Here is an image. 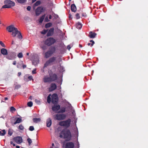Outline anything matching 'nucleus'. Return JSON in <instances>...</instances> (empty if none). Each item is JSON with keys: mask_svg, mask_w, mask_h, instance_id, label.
Instances as JSON below:
<instances>
[{"mask_svg": "<svg viewBox=\"0 0 148 148\" xmlns=\"http://www.w3.org/2000/svg\"><path fill=\"white\" fill-rule=\"evenodd\" d=\"M71 10L73 12H75L77 10V8L74 4H72L71 7Z\"/></svg>", "mask_w": 148, "mask_h": 148, "instance_id": "nucleus-23", "label": "nucleus"}, {"mask_svg": "<svg viewBox=\"0 0 148 148\" xmlns=\"http://www.w3.org/2000/svg\"><path fill=\"white\" fill-rule=\"evenodd\" d=\"M82 16L83 17H86L87 16V15L86 14V13H83L82 14Z\"/></svg>", "mask_w": 148, "mask_h": 148, "instance_id": "nucleus-49", "label": "nucleus"}, {"mask_svg": "<svg viewBox=\"0 0 148 148\" xmlns=\"http://www.w3.org/2000/svg\"><path fill=\"white\" fill-rule=\"evenodd\" d=\"M10 110L11 111H15L16 110L14 107L12 106L10 107Z\"/></svg>", "mask_w": 148, "mask_h": 148, "instance_id": "nucleus-42", "label": "nucleus"}, {"mask_svg": "<svg viewBox=\"0 0 148 148\" xmlns=\"http://www.w3.org/2000/svg\"><path fill=\"white\" fill-rule=\"evenodd\" d=\"M18 76H19L21 75V72H18Z\"/></svg>", "mask_w": 148, "mask_h": 148, "instance_id": "nucleus-60", "label": "nucleus"}, {"mask_svg": "<svg viewBox=\"0 0 148 148\" xmlns=\"http://www.w3.org/2000/svg\"><path fill=\"white\" fill-rule=\"evenodd\" d=\"M22 119L20 118H17L16 121L14 123V124H16L17 123H19L22 122Z\"/></svg>", "mask_w": 148, "mask_h": 148, "instance_id": "nucleus-26", "label": "nucleus"}, {"mask_svg": "<svg viewBox=\"0 0 148 148\" xmlns=\"http://www.w3.org/2000/svg\"><path fill=\"white\" fill-rule=\"evenodd\" d=\"M28 78L29 79V80H31L33 79L32 77V76H29L28 77Z\"/></svg>", "mask_w": 148, "mask_h": 148, "instance_id": "nucleus-52", "label": "nucleus"}, {"mask_svg": "<svg viewBox=\"0 0 148 148\" xmlns=\"http://www.w3.org/2000/svg\"><path fill=\"white\" fill-rule=\"evenodd\" d=\"M17 2L20 3L22 4L25 3L26 0H16Z\"/></svg>", "mask_w": 148, "mask_h": 148, "instance_id": "nucleus-32", "label": "nucleus"}, {"mask_svg": "<svg viewBox=\"0 0 148 148\" xmlns=\"http://www.w3.org/2000/svg\"><path fill=\"white\" fill-rule=\"evenodd\" d=\"M79 47L80 48H82V45L81 44H79Z\"/></svg>", "mask_w": 148, "mask_h": 148, "instance_id": "nucleus-62", "label": "nucleus"}, {"mask_svg": "<svg viewBox=\"0 0 148 148\" xmlns=\"http://www.w3.org/2000/svg\"><path fill=\"white\" fill-rule=\"evenodd\" d=\"M55 116L56 119L58 120H64L66 117V115L64 114H57Z\"/></svg>", "mask_w": 148, "mask_h": 148, "instance_id": "nucleus-9", "label": "nucleus"}, {"mask_svg": "<svg viewBox=\"0 0 148 148\" xmlns=\"http://www.w3.org/2000/svg\"><path fill=\"white\" fill-rule=\"evenodd\" d=\"M75 16H76L77 19H78L80 18V17L79 13H77L75 15Z\"/></svg>", "mask_w": 148, "mask_h": 148, "instance_id": "nucleus-41", "label": "nucleus"}, {"mask_svg": "<svg viewBox=\"0 0 148 148\" xmlns=\"http://www.w3.org/2000/svg\"><path fill=\"white\" fill-rule=\"evenodd\" d=\"M97 35V34L95 33H93L92 32H90L89 33V34L88 35V36L91 38H95L96 35Z\"/></svg>", "mask_w": 148, "mask_h": 148, "instance_id": "nucleus-20", "label": "nucleus"}, {"mask_svg": "<svg viewBox=\"0 0 148 148\" xmlns=\"http://www.w3.org/2000/svg\"><path fill=\"white\" fill-rule=\"evenodd\" d=\"M91 43H89L88 44V45L89 46L90 45V47H91Z\"/></svg>", "mask_w": 148, "mask_h": 148, "instance_id": "nucleus-61", "label": "nucleus"}, {"mask_svg": "<svg viewBox=\"0 0 148 148\" xmlns=\"http://www.w3.org/2000/svg\"><path fill=\"white\" fill-rule=\"evenodd\" d=\"M71 46L70 45H69L67 46V49L69 50H70V49H71Z\"/></svg>", "mask_w": 148, "mask_h": 148, "instance_id": "nucleus-50", "label": "nucleus"}, {"mask_svg": "<svg viewBox=\"0 0 148 148\" xmlns=\"http://www.w3.org/2000/svg\"><path fill=\"white\" fill-rule=\"evenodd\" d=\"M56 57H53L49 58L44 64L43 67L44 68L47 67V66L50 65L51 64L54 62L56 61Z\"/></svg>", "mask_w": 148, "mask_h": 148, "instance_id": "nucleus-6", "label": "nucleus"}, {"mask_svg": "<svg viewBox=\"0 0 148 148\" xmlns=\"http://www.w3.org/2000/svg\"><path fill=\"white\" fill-rule=\"evenodd\" d=\"M35 101L36 103H40V101L37 99H35Z\"/></svg>", "mask_w": 148, "mask_h": 148, "instance_id": "nucleus-57", "label": "nucleus"}, {"mask_svg": "<svg viewBox=\"0 0 148 148\" xmlns=\"http://www.w3.org/2000/svg\"><path fill=\"white\" fill-rule=\"evenodd\" d=\"M57 87L55 83H52L50 87L49 88V91H53L55 90Z\"/></svg>", "mask_w": 148, "mask_h": 148, "instance_id": "nucleus-16", "label": "nucleus"}, {"mask_svg": "<svg viewBox=\"0 0 148 148\" xmlns=\"http://www.w3.org/2000/svg\"><path fill=\"white\" fill-rule=\"evenodd\" d=\"M16 54L14 52H10L6 56V58L9 60H13L15 58Z\"/></svg>", "mask_w": 148, "mask_h": 148, "instance_id": "nucleus-11", "label": "nucleus"}, {"mask_svg": "<svg viewBox=\"0 0 148 148\" xmlns=\"http://www.w3.org/2000/svg\"><path fill=\"white\" fill-rule=\"evenodd\" d=\"M76 26L77 28L80 29L82 27V25L80 23L78 22L76 24Z\"/></svg>", "mask_w": 148, "mask_h": 148, "instance_id": "nucleus-25", "label": "nucleus"}, {"mask_svg": "<svg viewBox=\"0 0 148 148\" xmlns=\"http://www.w3.org/2000/svg\"><path fill=\"white\" fill-rule=\"evenodd\" d=\"M54 28H50L47 34V36H52L54 32Z\"/></svg>", "mask_w": 148, "mask_h": 148, "instance_id": "nucleus-19", "label": "nucleus"}, {"mask_svg": "<svg viewBox=\"0 0 148 148\" xmlns=\"http://www.w3.org/2000/svg\"><path fill=\"white\" fill-rule=\"evenodd\" d=\"M52 25L51 23H48L45 25V28H47L50 27Z\"/></svg>", "mask_w": 148, "mask_h": 148, "instance_id": "nucleus-31", "label": "nucleus"}, {"mask_svg": "<svg viewBox=\"0 0 148 148\" xmlns=\"http://www.w3.org/2000/svg\"><path fill=\"white\" fill-rule=\"evenodd\" d=\"M60 111L61 112L63 113L65 112V108L64 107L62 108Z\"/></svg>", "mask_w": 148, "mask_h": 148, "instance_id": "nucleus-45", "label": "nucleus"}, {"mask_svg": "<svg viewBox=\"0 0 148 148\" xmlns=\"http://www.w3.org/2000/svg\"><path fill=\"white\" fill-rule=\"evenodd\" d=\"M23 68V69H25L26 67V65L25 64H23L22 66Z\"/></svg>", "mask_w": 148, "mask_h": 148, "instance_id": "nucleus-53", "label": "nucleus"}, {"mask_svg": "<svg viewBox=\"0 0 148 148\" xmlns=\"http://www.w3.org/2000/svg\"><path fill=\"white\" fill-rule=\"evenodd\" d=\"M39 60L38 58H37L36 60H33L32 63L35 66L37 65L39 62Z\"/></svg>", "mask_w": 148, "mask_h": 148, "instance_id": "nucleus-24", "label": "nucleus"}, {"mask_svg": "<svg viewBox=\"0 0 148 148\" xmlns=\"http://www.w3.org/2000/svg\"><path fill=\"white\" fill-rule=\"evenodd\" d=\"M49 76L52 82L55 81L58 79L57 75L55 73H53L51 71L50 73H49Z\"/></svg>", "mask_w": 148, "mask_h": 148, "instance_id": "nucleus-10", "label": "nucleus"}, {"mask_svg": "<svg viewBox=\"0 0 148 148\" xmlns=\"http://www.w3.org/2000/svg\"><path fill=\"white\" fill-rule=\"evenodd\" d=\"M41 48H42V49L43 50H45L46 49V47L45 46H43L41 47Z\"/></svg>", "mask_w": 148, "mask_h": 148, "instance_id": "nucleus-55", "label": "nucleus"}, {"mask_svg": "<svg viewBox=\"0 0 148 148\" xmlns=\"http://www.w3.org/2000/svg\"><path fill=\"white\" fill-rule=\"evenodd\" d=\"M43 11V8L42 7H38L36 10V14L38 16Z\"/></svg>", "mask_w": 148, "mask_h": 148, "instance_id": "nucleus-12", "label": "nucleus"}, {"mask_svg": "<svg viewBox=\"0 0 148 148\" xmlns=\"http://www.w3.org/2000/svg\"><path fill=\"white\" fill-rule=\"evenodd\" d=\"M6 29L8 31L10 32H17V29L13 25H11L6 27Z\"/></svg>", "mask_w": 148, "mask_h": 148, "instance_id": "nucleus-7", "label": "nucleus"}, {"mask_svg": "<svg viewBox=\"0 0 148 148\" xmlns=\"http://www.w3.org/2000/svg\"><path fill=\"white\" fill-rule=\"evenodd\" d=\"M16 148H20V147L19 146L17 145L16 146Z\"/></svg>", "mask_w": 148, "mask_h": 148, "instance_id": "nucleus-64", "label": "nucleus"}, {"mask_svg": "<svg viewBox=\"0 0 148 148\" xmlns=\"http://www.w3.org/2000/svg\"><path fill=\"white\" fill-rule=\"evenodd\" d=\"M16 64V61H14L13 62V64L14 65H15Z\"/></svg>", "mask_w": 148, "mask_h": 148, "instance_id": "nucleus-58", "label": "nucleus"}, {"mask_svg": "<svg viewBox=\"0 0 148 148\" xmlns=\"http://www.w3.org/2000/svg\"><path fill=\"white\" fill-rule=\"evenodd\" d=\"M10 143L12 145L14 146H15V144L14 143H13L12 141H10Z\"/></svg>", "mask_w": 148, "mask_h": 148, "instance_id": "nucleus-54", "label": "nucleus"}, {"mask_svg": "<svg viewBox=\"0 0 148 148\" xmlns=\"http://www.w3.org/2000/svg\"><path fill=\"white\" fill-rule=\"evenodd\" d=\"M52 124V121L50 118H49L47 121V126L48 127H49Z\"/></svg>", "mask_w": 148, "mask_h": 148, "instance_id": "nucleus-22", "label": "nucleus"}, {"mask_svg": "<svg viewBox=\"0 0 148 148\" xmlns=\"http://www.w3.org/2000/svg\"><path fill=\"white\" fill-rule=\"evenodd\" d=\"M51 101V98L50 97V95H49L47 98V102L48 103H50Z\"/></svg>", "mask_w": 148, "mask_h": 148, "instance_id": "nucleus-33", "label": "nucleus"}, {"mask_svg": "<svg viewBox=\"0 0 148 148\" xmlns=\"http://www.w3.org/2000/svg\"><path fill=\"white\" fill-rule=\"evenodd\" d=\"M50 148H59L58 146L56 145V146H55L54 147H51Z\"/></svg>", "mask_w": 148, "mask_h": 148, "instance_id": "nucleus-56", "label": "nucleus"}, {"mask_svg": "<svg viewBox=\"0 0 148 148\" xmlns=\"http://www.w3.org/2000/svg\"><path fill=\"white\" fill-rule=\"evenodd\" d=\"M71 120L70 119L65 121L60 122L59 125L61 126H65L66 127H69L70 124Z\"/></svg>", "mask_w": 148, "mask_h": 148, "instance_id": "nucleus-5", "label": "nucleus"}, {"mask_svg": "<svg viewBox=\"0 0 148 148\" xmlns=\"http://www.w3.org/2000/svg\"><path fill=\"white\" fill-rule=\"evenodd\" d=\"M74 144L72 142H68L65 144V148H74Z\"/></svg>", "mask_w": 148, "mask_h": 148, "instance_id": "nucleus-14", "label": "nucleus"}, {"mask_svg": "<svg viewBox=\"0 0 148 148\" xmlns=\"http://www.w3.org/2000/svg\"><path fill=\"white\" fill-rule=\"evenodd\" d=\"M47 32V30L44 29L41 32V34H45Z\"/></svg>", "mask_w": 148, "mask_h": 148, "instance_id": "nucleus-40", "label": "nucleus"}, {"mask_svg": "<svg viewBox=\"0 0 148 148\" xmlns=\"http://www.w3.org/2000/svg\"><path fill=\"white\" fill-rule=\"evenodd\" d=\"M58 99L56 94H53L52 96L51 102L54 104H56L58 102Z\"/></svg>", "mask_w": 148, "mask_h": 148, "instance_id": "nucleus-8", "label": "nucleus"}, {"mask_svg": "<svg viewBox=\"0 0 148 148\" xmlns=\"http://www.w3.org/2000/svg\"><path fill=\"white\" fill-rule=\"evenodd\" d=\"M0 44L3 47H5V44L3 43V42H2L0 40Z\"/></svg>", "mask_w": 148, "mask_h": 148, "instance_id": "nucleus-44", "label": "nucleus"}, {"mask_svg": "<svg viewBox=\"0 0 148 148\" xmlns=\"http://www.w3.org/2000/svg\"><path fill=\"white\" fill-rule=\"evenodd\" d=\"M27 105L29 107H32L33 105V103L32 101H30L27 103Z\"/></svg>", "mask_w": 148, "mask_h": 148, "instance_id": "nucleus-34", "label": "nucleus"}, {"mask_svg": "<svg viewBox=\"0 0 148 148\" xmlns=\"http://www.w3.org/2000/svg\"><path fill=\"white\" fill-rule=\"evenodd\" d=\"M17 56L19 58H22L23 57V54H22V53L21 52V53H19L18 54Z\"/></svg>", "mask_w": 148, "mask_h": 148, "instance_id": "nucleus-39", "label": "nucleus"}, {"mask_svg": "<svg viewBox=\"0 0 148 148\" xmlns=\"http://www.w3.org/2000/svg\"><path fill=\"white\" fill-rule=\"evenodd\" d=\"M36 69H34V70L32 71V73L33 74H36Z\"/></svg>", "mask_w": 148, "mask_h": 148, "instance_id": "nucleus-47", "label": "nucleus"}, {"mask_svg": "<svg viewBox=\"0 0 148 148\" xmlns=\"http://www.w3.org/2000/svg\"><path fill=\"white\" fill-rule=\"evenodd\" d=\"M34 129L33 126H30L29 127V130L31 131H33L34 130Z\"/></svg>", "mask_w": 148, "mask_h": 148, "instance_id": "nucleus-43", "label": "nucleus"}, {"mask_svg": "<svg viewBox=\"0 0 148 148\" xmlns=\"http://www.w3.org/2000/svg\"><path fill=\"white\" fill-rule=\"evenodd\" d=\"M60 108V106L59 105H57L54 104V106L52 107V109L53 111H58L59 110Z\"/></svg>", "mask_w": 148, "mask_h": 148, "instance_id": "nucleus-18", "label": "nucleus"}, {"mask_svg": "<svg viewBox=\"0 0 148 148\" xmlns=\"http://www.w3.org/2000/svg\"><path fill=\"white\" fill-rule=\"evenodd\" d=\"M6 133V132L5 130H3L2 131H0V135L1 136H4Z\"/></svg>", "mask_w": 148, "mask_h": 148, "instance_id": "nucleus-29", "label": "nucleus"}, {"mask_svg": "<svg viewBox=\"0 0 148 148\" xmlns=\"http://www.w3.org/2000/svg\"><path fill=\"white\" fill-rule=\"evenodd\" d=\"M27 141L29 145H30L32 143V141L31 139L30 138H28L27 139Z\"/></svg>", "mask_w": 148, "mask_h": 148, "instance_id": "nucleus-35", "label": "nucleus"}, {"mask_svg": "<svg viewBox=\"0 0 148 148\" xmlns=\"http://www.w3.org/2000/svg\"><path fill=\"white\" fill-rule=\"evenodd\" d=\"M12 130L11 129H9L8 131V134L10 136H11L12 135Z\"/></svg>", "mask_w": 148, "mask_h": 148, "instance_id": "nucleus-37", "label": "nucleus"}, {"mask_svg": "<svg viewBox=\"0 0 148 148\" xmlns=\"http://www.w3.org/2000/svg\"><path fill=\"white\" fill-rule=\"evenodd\" d=\"M27 10L28 11H30L31 9V7L30 6H28L27 8Z\"/></svg>", "mask_w": 148, "mask_h": 148, "instance_id": "nucleus-51", "label": "nucleus"}, {"mask_svg": "<svg viewBox=\"0 0 148 148\" xmlns=\"http://www.w3.org/2000/svg\"><path fill=\"white\" fill-rule=\"evenodd\" d=\"M41 2L39 1H37L34 4V7L38 6L40 5Z\"/></svg>", "mask_w": 148, "mask_h": 148, "instance_id": "nucleus-30", "label": "nucleus"}, {"mask_svg": "<svg viewBox=\"0 0 148 148\" xmlns=\"http://www.w3.org/2000/svg\"><path fill=\"white\" fill-rule=\"evenodd\" d=\"M49 19H51L52 18V16H51V15H50L49 16Z\"/></svg>", "mask_w": 148, "mask_h": 148, "instance_id": "nucleus-59", "label": "nucleus"}, {"mask_svg": "<svg viewBox=\"0 0 148 148\" xmlns=\"http://www.w3.org/2000/svg\"><path fill=\"white\" fill-rule=\"evenodd\" d=\"M33 120L34 122L37 123L38 122H40V121L41 119L40 118H35L33 119Z\"/></svg>", "mask_w": 148, "mask_h": 148, "instance_id": "nucleus-28", "label": "nucleus"}, {"mask_svg": "<svg viewBox=\"0 0 148 148\" xmlns=\"http://www.w3.org/2000/svg\"><path fill=\"white\" fill-rule=\"evenodd\" d=\"M43 81L45 83L50 82H52L49 76H45L43 78Z\"/></svg>", "mask_w": 148, "mask_h": 148, "instance_id": "nucleus-17", "label": "nucleus"}, {"mask_svg": "<svg viewBox=\"0 0 148 148\" xmlns=\"http://www.w3.org/2000/svg\"><path fill=\"white\" fill-rule=\"evenodd\" d=\"M60 137L66 139V141H68L71 139V134L69 130L64 129L60 133Z\"/></svg>", "mask_w": 148, "mask_h": 148, "instance_id": "nucleus-1", "label": "nucleus"}, {"mask_svg": "<svg viewBox=\"0 0 148 148\" xmlns=\"http://www.w3.org/2000/svg\"><path fill=\"white\" fill-rule=\"evenodd\" d=\"M15 85L14 86L15 89H18L21 87V86L20 85L18 84L16 85Z\"/></svg>", "mask_w": 148, "mask_h": 148, "instance_id": "nucleus-36", "label": "nucleus"}, {"mask_svg": "<svg viewBox=\"0 0 148 148\" xmlns=\"http://www.w3.org/2000/svg\"><path fill=\"white\" fill-rule=\"evenodd\" d=\"M18 34L17 35L18 37L20 39H22V36L21 32L17 30V32H13L12 34V35L13 37H15L17 34Z\"/></svg>", "mask_w": 148, "mask_h": 148, "instance_id": "nucleus-13", "label": "nucleus"}, {"mask_svg": "<svg viewBox=\"0 0 148 148\" xmlns=\"http://www.w3.org/2000/svg\"><path fill=\"white\" fill-rule=\"evenodd\" d=\"M49 21V20L48 18V17L47 16L45 18V22H48Z\"/></svg>", "mask_w": 148, "mask_h": 148, "instance_id": "nucleus-46", "label": "nucleus"}, {"mask_svg": "<svg viewBox=\"0 0 148 148\" xmlns=\"http://www.w3.org/2000/svg\"><path fill=\"white\" fill-rule=\"evenodd\" d=\"M90 42L92 43L91 44V47H92L95 43V42L93 40H91L90 41Z\"/></svg>", "mask_w": 148, "mask_h": 148, "instance_id": "nucleus-48", "label": "nucleus"}, {"mask_svg": "<svg viewBox=\"0 0 148 148\" xmlns=\"http://www.w3.org/2000/svg\"><path fill=\"white\" fill-rule=\"evenodd\" d=\"M1 53L3 55H6L8 54L7 50L5 48H2L1 49Z\"/></svg>", "mask_w": 148, "mask_h": 148, "instance_id": "nucleus-21", "label": "nucleus"}, {"mask_svg": "<svg viewBox=\"0 0 148 148\" xmlns=\"http://www.w3.org/2000/svg\"><path fill=\"white\" fill-rule=\"evenodd\" d=\"M56 48L55 47H51L49 50L45 53V56L46 58L50 57L55 51Z\"/></svg>", "mask_w": 148, "mask_h": 148, "instance_id": "nucleus-3", "label": "nucleus"}, {"mask_svg": "<svg viewBox=\"0 0 148 148\" xmlns=\"http://www.w3.org/2000/svg\"><path fill=\"white\" fill-rule=\"evenodd\" d=\"M52 146L53 147H54L55 146H55L54 145V143H52Z\"/></svg>", "mask_w": 148, "mask_h": 148, "instance_id": "nucleus-63", "label": "nucleus"}, {"mask_svg": "<svg viewBox=\"0 0 148 148\" xmlns=\"http://www.w3.org/2000/svg\"><path fill=\"white\" fill-rule=\"evenodd\" d=\"M45 17V14L42 15L39 20V22L40 23H42Z\"/></svg>", "mask_w": 148, "mask_h": 148, "instance_id": "nucleus-27", "label": "nucleus"}, {"mask_svg": "<svg viewBox=\"0 0 148 148\" xmlns=\"http://www.w3.org/2000/svg\"><path fill=\"white\" fill-rule=\"evenodd\" d=\"M13 140L17 143L20 144L22 143V139L21 136H17L14 137Z\"/></svg>", "mask_w": 148, "mask_h": 148, "instance_id": "nucleus-15", "label": "nucleus"}, {"mask_svg": "<svg viewBox=\"0 0 148 148\" xmlns=\"http://www.w3.org/2000/svg\"><path fill=\"white\" fill-rule=\"evenodd\" d=\"M56 42V40L55 39L53 38L50 37L47 39L45 41V44L48 46H50Z\"/></svg>", "mask_w": 148, "mask_h": 148, "instance_id": "nucleus-4", "label": "nucleus"}, {"mask_svg": "<svg viewBox=\"0 0 148 148\" xmlns=\"http://www.w3.org/2000/svg\"><path fill=\"white\" fill-rule=\"evenodd\" d=\"M18 128L21 130H23L24 129V127L21 124L19 125Z\"/></svg>", "mask_w": 148, "mask_h": 148, "instance_id": "nucleus-38", "label": "nucleus"}, {"mask_svg": "<svg viewBox=\"0 0 148 148\" xmlns=\"http://www.w3.org/2000/svg\"><path fill=\"white\" fill-rule=\"evenodd\" d=\"M4 3L5 5L2 6L3 8H10L15 5V3L10 0H5Z\"/></svg>", "mask_w": 148, "mask_h": 148, "instance_id": "nucleus-2", "label": "nucleus"}]
</instances>
